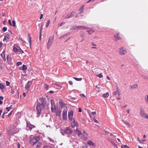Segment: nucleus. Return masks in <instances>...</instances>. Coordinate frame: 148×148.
<instances>
[{
	"mask_svg": "<svg viewBox=\"0 0 148 148\" xmlns=\"http://www.w3.org/2000/svg\"><path fill=\"white\" fill-rule=\"evenodd\" d=\"M44 87L46 90H47L49 88V86L46 84L44 85Z\"/></svg>",
	"mask_w": 148,
	"mask_h": 148,
	"instance_id": "obj_37",
	"label": "nucleus"
},
{
	"mask_svg": "<svg viewBox=\"0 0 148 148\" xmlns=\"http://www.w3.org/2000/svg\"><path fill=\"white\" fill-rule=\"evenodd\" d=\"M84 6H82V7H81V8H80V9L79 10V14H80L82 13L84 11V9H83V7Z\"/></svg>",
	"mask_w": 148,
	"mask_h": 148,
	"instance_id": "obj_25",
	"label": "nucleus"
},
{
	"mask_svg": "<svg viewBox=\"0 0 148 148\" xmlns=\"http://www.w3.org/2000/svg\"><path fill=\"white\" fill-rule=\"evenodd\" d=\"M49 147L47 145H45L43 147V148H48Z\"/></svg>",
	"mask_w": 148,
	"mask_h": 148,
	"instance_id": "obj_54",
	"label": "nucleus"
},
{
	"mask_svg": "<svg viewBox=\"0 0 148 148\" xmlns=\"http://www.w3.org/2000/svg\"><path fill=\"white\" fill-rule=\"evenodd\" d=\"M28 36L29 37V43L30 46H31V41H32L31 37L29 35H28Z\"/></svg>",
	"mask_w": 148,
	"mask_h": 148,
	"instance_id": "obj_28",
	"label": "nucleus"
},
{
	"mask_svg": "<svg viewBox=\"0 0 148 148\" xmlns=\"http://www.w3.org/2000/svg\"><path fill=\"white\" fill-rule=\"evenodd\" d=\"M75 15V12H72L71 14L69 16V17H64V18H71L74 16Z\"/></svg>",
	"mask_w": 148,
	"mask_h": 148,
	"instance_id": "obj_19",
	"label": "nucleus"
},
{
	"mask_svg": "<svg viewBox=\"0 0 148 148\" xmlns=\"http://www.w3.org/2000/svg\"><path fill=\"white\" fill-rule=\"evenodd\" d=\"M109 95V94L107 92L106 93L103 94V96L105 98H106L108 97Z\"/></svg>",
	"mask_w": 148,
	"mask_h": 148,
	"instance_id": "obj_27",
	"label": "nucleus"
},
{
	"mask_svg": "<svg viewBox=\"0 0 148 148\" xmlns=\"http://www.w3.org/2000/svg\"><path fill=\"white\" fill-rule=\"evenodd\" d=\"M4 86L3 83H1L0 84V88L2 90L4 88Z\"/></svg>",
	"mask_w": 148,
	"mask_h": 148,
	"instance_id": "obj_30",
	"label": "nucleus"
},
{
	"mask_svg": "<svg viewBox=\"0 0 148 148\" xmlns=\"http://www.w3.org/2000/svg\"><path fill=\"white\" fill-rule=\"evenodd\" d=\"M119 51L121 55H125L127 52L126 49L123 47L120 48Z\"/></svg>",
	"mask_w": 148,
	"mask_h": 148,
	"instance_id": "obj_9",
	"label": "nucleus"
},
{
	"mask_svg": "<svg viewBox=\"0 0 148 148\" xmlns=\"http://www.w3.org/2000/svg\"><path fill=\"white\" fill-rule=\"evenodd\" d=\"M22 64V63L21 62H18L16 63V65L18 66H19Z\"/></svg>",
	"mask_w": 148,
	"mask_h": 148,
	"instance_id": "obj_38",
	"label": "nucleus"
},
{
	"mask_svg": "<svg viewBox=\"0 0 148 148\" xmlns=\"http://www.w3.org/2000/svg\"><path fill=\"white\" fill-rule=\"evenodd\" d=\"M77 123L74 119H73V122L71 123V125L72 127H74L77 126Z\"/></svg>",
	"mask_w": 148,
	"mask_h": 148,
	"instance_id": "obj_14",
	"label": "nucleus"
},
{
	"mask_svg": "<svg viewBox=\"0 0 148 148\" xmlns=\"http://www.w3.org/2000/svg\"><path fill=\"white\" fill-rule=\"evenodd\" d=\"M50 23V22L49 21V20L47 22V23L46 25V26L47 27L49 25Z\"/></svg>",
	"mask_w": 148,
	"mask_h": 148,
	"instance_id": "obj_48",
	"label": "nucleus"
},
{
	"mask_svg": "<svg viewBox=\"0 0 148 148\" xmlns=\"http://www.w3.org/2000/svg\"><path fill=\"white\" fill-rule=\"evenodd\" d=\"M42 17H43V14H41L40 15V19H41L42 18Z\"/></svg>",
	"mask_w": 148,
	"mask_h": 148,
	"instance_id": "obj_56",
	"label": "nucleus"
},
{
	"mask_svg": "<svg viewBox=\"0 0 148 148\" xmlns=\"http://www.w3.org/2000/svg\"><path fill=\"white\" fill-rule=\"evenodd\" d=\"M92 113L93 115H95L96 114V112H92Z\"/></svg>",
	"mask_w": 148,
	"mask_h": 148,
	"instance_id": "obj_57",
	"label": "nucleus"
},
{
	"mask_svg": "<svg viewBox=\"0 0 148 148\" xmlns=\"http://www.w3.org/2000/svg\"><path fill=\"white\" fill-rule=\"evenodd\" d=\"M116 86V92H119V89L118 86L117 85Z\"/></svg>",
	"mask_w": 148,
	"mask_h": 148,
	"instance_id": "obj_52",
	"label": "nucleus"
},
{
	"mask_svg": "<svg viewBox=\"0 0 148 148\" xmlns=\"http://www.w3.org/2000/svg\"><path fill=\"white\" fill-rule=\"evenodd\" d=\"M12 108L11 106L10 107H7L6 108V109L9 112L10 111V110Z\"/></svg>",
	"mask_w": 148,
	"mask_h": 148,
	"instance_id": "obj_46",
	"label": "nucleus"
},
{
	"mask_svg": "<svg viewBox=\"0 0 148 148\" xmlns=\"http://www.w3.org/2000/svg\"><path fill=\"white\" fill-rule=\"evenodd\" d=\"M53 38L52 37L49 38L47 43V48L48 49H49L50 47L52 44L53 41Z\"/></svg>",
	"mask_w": 148,
	"mask_h": 148,
	"instance_id": "obj_6",
	"label": "nucleus"
},
{
	"mask_svg": "<svg viewBox=\"0 0 148 148\" xmlns=\"http://www.w3.org/2000/svg\"><path fill=\"white\" fill-rule=\"evenodd\" d=\"M80 96H81L83 97H85V95L84 94H80Z\"/></svg>",
	"mask_w": 148,
	"mask_h": 148,
	"instance_id": "obj_61",
	"label": "nucleus"
},
{
	"mask_svg": "<svg viewBox=\"0 0 148 148\" xmlns=\"http://www.w3.org/2000/svg\"><path fill=\"white\" fill-rule=\"evenodd\" d=\"M18 52H19V53H21V54H22L23 53H24V52L23 50H22L20 49V48H19V49L18 51Z\"/></svg>",
	"mask_w": 148,
	"mask_h": 148,
	"instance_id": "obj_39",
	"label": "nucleus"
},
{
	"mask_svg": "<svg viewBox=\"0 0 148 148\" xmlns=\"http://www.w3.org/2000/svg\"><path fill=\"white\" fill-rule=\"evenodd\" d=\"M140 114L141 116L148 119V115L145 112L144 110L142 108L140 109Z\"/></svg>",
	"mask_w": 148,
	"mask_h": 148,
	"instance_id": "obj_5",
	"label": "nucleus"
},
{
	"mask_svg": "<svg viewBox=\"0 0 148 148\" xmlns=\"http://www.w3.org/2000/svg\"><path fill=\"white\" fill-rule=\"evenodd\" d=\"M67 110L66 109H64L63 111L62 117L64 120L67 119Z\"/></svg>",
	"mask_w": 148,
	"mask_h": 148,
	"instance_id": "obj_10",
	"label": "nucleus"
},
{
	"mask_svg": "<svg viewBox=\"0 0 148 148\" xmlns=\"http://www.w3.org/2000/svg\"><path fill=\"white\" fill-rule=\"evenodd\" d=\"M5 114V112H4L2 116V118H3V119H4V116H3V115Z\"/></svg>",
	"mask_w": 148,
	"mask_h": 148,
	"instance_id": "obj_63",
	"label": "nucleus"
},
{
	"mask_svg": "<svg viewBox=\"0 0 148 148\" xmlns=\"http://www.w3.org/2000/svg\"><path fill=\"white\" fill-rule=\"evenodd\" d=\"M41 104L37 105L36 106V109L37 110V114L38 115L40 114V112L42 109L44 108H48V103H46L45 101V99L43 98H40V99Z\"/></svg>",
	"mask_w": 148,
	"mask_h": 148,
	"instance_id": "obj_1",
	"label": "nucleus"
},
{
	"mask_svg": "<svg viewBox=\"0 0 148 148\" xmlns=\"http://www.w3.org/2000/svg\"><path fill=\"white\" fill-rule=\"evenodd\" d=\"M19 47H17V48H16V47H14L13 49V50L14 51L15 53H18V51L19 50Z\"/></svg>",
	"mask_w": 148,
	"mask_h": 148,
	"instance_id": "obj_22",
	"label": "nucleus"
},
{
	"mask_svg": "<svg viewBox=\"0 0 148 148\" xmlns=\"http://www.w3.org/2000/svg\"><path fill=\"white\" fill-rule=\"evenodd\" d=\"M6 85L7 86H9L10 85V82L8 81H6Z\"/></svg>",
	"mask_w": 148,
	"mask_h": 148,
	"instance_id": "obj_45",
	"label": "nucleus"
},
{
	"mask_svg": "<svg viewBox=\"0 0 148 148\" xmlns=\"http://www.w3.org/2000/svg\"><path fill=\"white\" fill-rule=\"evenodd\" d=\"M122 121L126 125H128L130 127V125L128 122L124 121L123 120H122Z\"/></svg>",
	"mask_w": 148,
	"mask_h": 148,
	"instance_id": "obj_26",
	"label": "nucleus"
},
{
	"mask_svg": "<svg viewBox=\"0 0 148 148\" xmlns=\"http://www.w3.org/2000/svg\"><path fill=\"white\" fill-rule=\"evenodd\" d=\"M87 32H88L89 34H91L94 32V31H93L90 30V31H88Z\"/></svg>",
	"mask_w": 148,
	"mask_h": 148,
	"instance_id": "obj_43",
	"label": "nucleus"
},
{
	"mask_svg": "<svg viewBox=\"0 0 148 148\" xmlns=\"http://www.w3.org/2000/svg\"><path fill=\"white\" fill-rule=\"evenodd\" d=\"M32 84V82L30 81H28L27 83V84L25 86V90H27V91H28L29 89V88Z\"/></svg>",
	"mask_w": 148,
	"mask_h": 148,
	"instance_id": "obj_11",
	"label": "nucleus"
},
{
	"mask_svg": "<svg viewBox=\"0 0 148 148\" xmlns=\"http://www.w3.org/2000/svg\"><path fill=\"white\" fill-rule=\"evenodd\" d=\"M87 144L90 145H92L93 146H95V144L91 140L88 141L87 142Z\"/></svg>",
	"mask_w": 148,
	"mask_h": 148,
	"instance_id": "obj_20",
	"label": "nucleus"
},
{
	"mask_svg": "<svg viewBox=\"0 0 148 148\" xmlns=\"http://www.w3.org/2000/svg\"><path fill=\"white\" fill-rule=\"evenodd\" d=\"M18 132L17 128L15 126L13 127L8 131V133L9 134H14Z\"/></svg>",
	"mask_w": 148,
	"mask_h": 148,
	"instance_id": "obj_2",
	"label": "nucleus"
},
{
	"mask_svg": "<svg viewBox=\"0 0 148 148\" xmlns=\"http://www.w3.org/2000/svg\"><path fill=\"white\" fill-rule=\"evenodd\" d=\"M52 100H51V106H52L51 108V109L52 111L53 112H54L55 111V110H56V107H55V106H53V104H52Z\"/></svg>",
	"mask_w": 148,
	"mask_h": 148,
	"instance_id": "obj_21",
	"label": "nucleus"
},
{
	"mask_svg": "<svg viewBox=\"0 0 148 148\" xmlns=\"http://www.w3.org/2000/svg\"><path fill=\"white\" fill-rule=\"evenodd\" d=\"M12 25L14 27H15L16 26V22L14 20H13L12 21Z\"/></svg>",
	"mask_w": 148,
	"mask_h": 148,
	"instance_id": "obj_41",
	"label": "nucleus"
},
{
	"mask_svg": "<svg viewBox=\"0 0 148 148\" xmlns=\"http://www.w3.org/2000/svg\"><path fill=\"white\" fill-rule=\"evenodd\" d=\"M13 112V111H11L8 114V116L9 117L11 114Z\"/></svg>",
	"mask_w": 148,
	"mask_h": 148,
	"instance_id": "obj_55",
	"label": "nucleus"
},
{
	"mask_svg": "<svg viewBox=\"0 0 148 148\" xmlns=\"http://www.w3.org/2000/svg\"><path fill=\"white\" fill-rule=\"evenodd\" d=\"M82 138L85 140L87 139V134L84 132H83L82 135Z\"/></svg>",
	"mask_w": 148,
	"mask_h": 148,
	"instance_id": "obj_13",
	"label": "nucleus"
},
{
	"mask_svg": "<svg viewBox=\"0 0 148 148\" xmlns=\"http://www.w3.org/2000/svg\"><path fill=\"white\" fill-rule=\"evenodd\" d=\"M97 76L100 78H102L103 77V75L101 73H100L99 74L97 75Z\"/></svg>",
	"mask_w": 148,
	"mask_h": 148,
	"instance_id": "obj_36",
	"label": "nucleus"
},
{
	"mask_svg": "<svg viewBox=\"0 0 148 148\" xmlns=\"http://www.w3.org/2000/svg\"><path fill=\"white\" fill-rule=\"evenodd\" d=\"M121 147L122 148H129L128 146L124 145H122L121 146Z\"/></svg>",
	"mask_w": 148,
	"mask_h": 148,
	"instance_id": "obj_32",
	"label": "nucleus"
},
{
	"mask_svg": "<svg viewBox=\"0 0 148 148\" xmlns=\"http://www.w3.org/2000/svg\"><path fill=\"white\" fill-rule=\"evenodd\" d=\"M73 110H71L70 111H69L68 114V116L69 119L72 121L73 119Z\"/></svg>",
	"mask_w": 148,
	"mask_h": 148,
	"instance_id": "obj_7",
	"label": "nucleus"
},
{
	"mask_svg": "<svg viewBox=\"0 0 148 148\" xmlns=\"http://www.w3.org/2000/svg\"><path fill=\"white\" fill-rule=\"evenodd\" d=\"M65 24L64 22H62L61 23L59 24V26L60 27L62 26V25Z\"/></svg>",
	"mask_w": 148,
	"mask_h": 148,
	"instance_id": "obj_47",
	"label": "nucleus"
},
{
	"mask_svg": "<svg viewBox=\"0 0 148 148\" xmlns=\"http://www.w3.org/2000/svg\"><path fill=\"white\" fill-rule=\"evenodd\" d=\"M18 148H20V144L19 143H18Z\"/></svg>",
	"mask_w": 148,
	"mask_h": 148,
	"instance_id": "obj_64",
	"label": "nucleus"
},
{
	"mask_svg": "<svg viewBox=\"0 0 148 148\" xmlns=\"http://www.w3.org/2000/svg\"><path fill=\"white\" fill-rule=\"evenodd\" d=\"M138 86L136 84H135L132 85L131 86V88H134L138 87Z\"/></svg>",
	"mask_w": 148,
	"mask_h": 148,
	"instance_id": "obj_33",
	"label": "nucleus"
},
{
	"mask_svg": "<svg viewBox=\"0 0 148 148\" xmlns=\"http://www.w3.org/2000/svg\"><path fill=\"white\" fill-rule=\"evenodd\" d=\"M91 45L92 46H96V44H95L94 42H92L91 43Z\"/></svg>",
	"mask_w": 148,
	"mask_h": 148,
	"instance_id": "obj_50",
	"label": "nucleus"
},
{
	"mask_svg": "<svg viewBox=\"0 0 148 148\" xmlns=\"http://www.w3.org/2000/svg\"><path fill=\"white\" fill-rule=\"evenodd\" d=\"M49 139L51 142L52 143L55 144V141L54 140H52L51 138H49Z\"/></svg>",
	"mask_w": 148,
	"mask_h": 148,
	"instance_id": "obj_31",
	"label": "nucleus"
},
{
	"mask_svg": "<svg viewBox=\"0 0 148 148\" xmlns=\"http://www.w3.org/2000/svg\"><path fill=\"white\" fill-rule=\"evenodd\" d=\"M66 134H70L73 132V130L70 128L67 127L66 128Z\"/></svg>",
	"mask_w": 148,
	"mask_h": 148,
	"instance_id": "obj_12",
	"label": "nucleus"
},
{
	"mask_svg": "<svg viewBox=\"0 0 148 148\" xmlns=\"http://www.w3.org/2000/svg\"><path fill=\"white\" fill-rule=\"evenodd\" d=\"M5 37L7 39H9L10 38V35L8 34H7L5 36Z\"/></svg>",
	"mask_w": 148,
	"mask_h": 148,
	"instance_id": "obj_40",
	"label": "nucleus"
},
{
	"mask_svg": "<svg viewBox=\"0 0 148 148\" xmlns=\"http://www.w3.org/2000/svg\"><path fill=\"white\" fill-rule=\"evenodd\" d=\"M3 97L2 96H0V100H3Z\"/></svg>",
	"mask_w": 148,
	"mask_h": 148,
	"instance_id": "obj_58",
	"label": "nucleus"
},
{
	"mask_svg": "<svg viewBox=\"0 0 148 148\" xmlns=\"http://www.w3.org/2000/svg\"><path fill=\"white\" fill-rule=\"evenodd\" d=\"M2 30L3 32H5L7 30V28L6 27H4L3 28Z\"/></svg>",
	"mask_w": 148,
	"mask_h": 148,
	"instance_id": "obj_44",
	"label": "nucleus"
},
{
	"mask_svg": "<svg viewBox=\"0 0 148 148\" xmlns=\"http://www.w3.org/2000/svg\"><path fill=\"white\" fill-rule=\"evenodd\" d=\"M74 132H75V133H76L78 136H79L81 134V132L79 131L77 129L75 130Z\"/></svg>",
	"mask_w": 148,
	"mask_h": 148,
	"instance_id": "obj_17",
	"label": "nucleus"
},
{
	"mask_svg": "<svg viewBox=\"0 0 148 148\" xmlns=\"http://www.w3.org/2000/svg\"><path fill=\"white\" fill-rule=\"evenodd\" d=\"M42 145V143H37V144L36 146V148H39Z\"/></svg>",
	"mask_w": 148,
	"mask_h": 148,
	"instance_id": "obj_29",
	"label": "nucleus"
},
{
	"mask_svg": "<svg viewBox=\"0 0 148 148\" xmlns=\"http://www.w3.org/2000/svg\"><path fill=\"white\" fill-rule=\"evenodd\" d=\"M145 98L146 102L148 105V95H146L145 96Z\"/></svg>",
	"mask_w": 148,
	"mask_h": 148,
	"instance_id": "obj_24",
	"label": "nucleus"
},
{
	"mask_svg": "<svg viewBox=\"0 0 148 148\" xmlns=\"http://www.w3.org/2000/svg\"><path fill=\"white\" fill-rule=\"evenodd\" d=\"M119 35V33H118L114 35V37L116 39L115 41H117V40L121 39V37Z\"/></svg>",
	"mask_w": 148,
	"mask_h": 148,
	"instance_id": "obj_15",
	"label": "nucleus"
},
{
	"mask_svg": "<svg viewBox=\"0 0 148 148\" xmlns=\"http://www.w3.org/2000/svg\"><path fill=\"white\" fill-rule=\"evenodd\" d=\"M62 111L60 109L58 110L56 112V114L57 116H60Z\"/></svg>",
	"mask_w": 148,
	"mask_h": 148,
	"instance_id": "obj_16",
	"label": "nucleus"
},
{
	"mask_svg": "<svg viewBox=\"0 0 148 148\" xmlns=\"http://www.w3.org/2000/svg\"><path fill=\"white\" fill-rule=\"evenodd\" d=\"M94 121L96 123H98V121L97 120H96L95 119H94Z\"/></svg>",
	"mask_w": 148,
	"mask_h": 148,
	"instance_id": "obj_51",
	"label": "nucleus"
},
{
	"mask_svg": "<svg viewBox=\"0 0 148 148\" xmlns=\"http://www.w3.org/2000/svg\"><path fill=\"white\" fill-rule=\"evenodd\" d=\"M60 132L63 135H64L65 134H66V129L64 130H63L62 129H61L60 130Z\"/></svg>",
	"mask_w": 148,
	"mask_h": 148,
	"instance_id": "obj_23",
	"label": "nucleus"
},
{
	"mask_svg": "<svg viewBox=\"0 0 148 148\" xmlns=\"http://www.w3.org/2000/svg\"><path fill=\"white\" fill-rule=\"evenodd\" d=\"M69 84H70L71 85H72V84H73V82H72L71 81H70L69 82Z\"/></svg>",
	"mask_w": 148,
	"mask_h": 148,
	"instance_id": "obj_53",
	"label": "nucleus"
},
{
	"mask_svg": "<svg viewBox=\"0 0 148 148\" xmlns=\"http://www.w3.org/2000/svg\"><path fill=\"white\" fill-rule=\"evenodd\" d=\"M67 36V35L66 34H65V35H63L62 36H61L60 38V39H62L63 38H64V37L66 36Z\"/></svg>",
	"mask_w": 148,
	"mask_h": 148,
	"instance_id": "obj_42",
	"label": "nucleus"
},
{
	"mask_svg": "<svg viewBox=\"0 0 148 148\" xmlns=\"http://www.w3.org/2000/svg\"><path fill=\"white\" fill-rule=\"evenodd\" d=\"M27 125L26 126V129L27 130H31L32 129L35 127L34 125L31 124L29 122H27Z\"/></svg>",
	"mask_w": 148,
	"mask_h": 148,
	"instance_id": "obj_8",
	"label": "nucleus"
},
{
	"mask_svg": "<svg viewBox=\"0 0 148 148\" xmlns=\"http://www.w3.org/2000/svg\"><path fill=\"white\" fill-rule=\"evenodd\" d=\"M139 142L141 143H143V142L142 140H139Z\"/></svg>",
	"mask_w": 148,
	"mask_h": 148,
	"instance_id": "obj_60",
	"label": "nucleus"
},
{
	"mask_svg": "<svg viewBox=\"0 0 148 148\" xmlns=\"http://www.w3.org/2000/svg\"><path fill=\"white\" fill-rule=\"evenodd\" d=\"M83 148H87V146L86 145L83 146Z\"/></svg>",
	"mask_w": 148,
	"mask_h": 148,
	"instance_id": "obj_62",
	"label": "nucleus"
},
{
	"mask_svg": "<svg viewBox=\"0 0 148 148\" xmlns=\"http://www.w3.org/2000/svg\"><path fill=\"white\" fill-rule=\"evenodd\" d=\"M79 112H82V109L80 108H79Z\"/></svg>",
	"mask_w": 148,
	"mask_h": 148,
	"instance_id": "obj_59",
	"label": "nucleus"
},
{
	"mask_svg": "<svg viewBox=\"0 0 148 148\" xmlns=\"http://www.w3.org/2000/svg\"><path fill=\"white\" fill-rule=\"evenodd\" d=\"M40 139L39 136H36L32 139L30 141V143L32 145H34Z\"/></svg>",
	"mask_w": 148,
	"mask_h": 148,
	"instance_id": "obj_4",
	"label": "nucleus"
},
{
	"mask_svg": "<svg viewBox=\"0 0 148 148\" xmlns=\"http://www.w3.org/2000/svg\"><path fill=\"white\" fill-rule=\"evenodd\" d=\"M87 29V27L84 26H71L70 28V30H77V29Z\"/></svg>",
	"mask_w": 148,
	"mask_h": 148,
	"instance_id": "obj_3",
	"label": "nucleus"
},
{
	"mask_svg": "<svg viewBox=\"0 0 148 148\" xmlns=\"http://www.w3.org/2000/svg\"><path fill=\"white\" fill-rule=\"evenodd\" d=\"M27 67L25 65H24V64H23V66L22 67V70H26L27 69Z\"/></svg>",
	"mask_w": 148,
	"mask_h": 148,
	"instance_id": "obj_35",
	"label": "nucleus"
},
{
	"mask_svg": "<svg viewBox=\"0 0 148 148\" xmlns=\"http://www.w3.org/2000/svg\"><path fill=\"white\" fill-rule=\"evenodd\" d=\"M8 23H9V24L10 25H11V26H12V24L11 23V20L10 19L8 20Z\"/></svg>",
	"mask_w": 148,
	"mask_h": 148,
	"instance_id": "obj_49",
	"label": "nucleus"
},
{
	"mask_svg": "<svg viewBox=\"0 0 148 148\" xmlns=\"http://www.w3.org/2000/svg\"><path fill=\"white\" fill-rule=\"evenodd\" d=\"M73 78L77 81H80L82 80V78H77V77H73Z\"/></svg>",
	"mask_w": 148,
	"mask_h": 148,
	"instance_id": "obj_34",
	"label": "nucleus"
},
{
	"mask_svg": "<svg viewBox=\"0 0 148 148\" xmlns=\"http://www.w3.org/2000/svg\"><path fill=\"white\" fill-rule=\"evenodd\" d=\"M1 56L2 58H3V60L5 61L6 60V58L5 57V52L3 51L1 54Z\"/></svg>",
	"mask_w": 148,
	"mask_h": 148,
	"instance_id": "obj_18",
	"label": "nucleus"
}]
</instances>
